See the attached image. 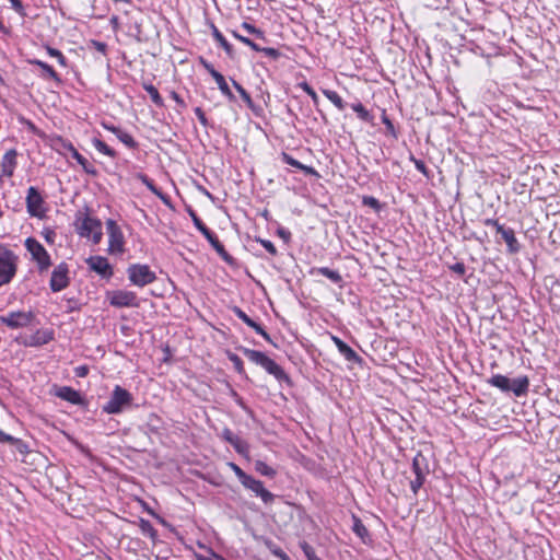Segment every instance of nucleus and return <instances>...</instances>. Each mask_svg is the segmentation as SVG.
Wrapping results in <instances>:
<instances>
[{
  "instance_id": "nucleus-18",
  "label": "nucleus",
  "mask_w": 560,
  "mask_h": 560,
  "mask_svg": "<svg viewBox=\"0 0 560 560\" xmlns=\"http://www.w3.org/2000/svg\"><path fill=\"white\" fill-rule=\"evenodd\" d=\"M332 341L336 345L338 351L345 357L347 361L359 364L362 363V358L359 357L357 352L340 338L334 336Z\"/></svg>"
},
{
  "instance_id": "nucleus-12",
  "label": "nucleus",
  "mask_w": 560,
  "mask_h": 560,
  "mask_svg": "<svg viewBox=\"0 0 560 560\" xmlns=\"http://www.w3.org/2000/svg\"><path fill=\"white\" fill-rule=\"evenodd\" d=\"M106 229L108 233V250L109 253H122L124 252V235L117 223L109 219L106 222Z\"/></svg>"
},
{
  "instance_id": "nucleus-43",
  "label": "nucleus",
  "mask_w": 560,
  "mask_h": 560,
  "mask_svg": "<svg viewBox=\"0 0 560 560\" xmlns=\"http://www.w3.org/2000/svg\"><path fill=\"white\" fill-rule=\"evenodd\" d=\"M266 546L276 557L280 558L281 560H289L287 553L280 547L276 546L272 541H266Z\"/></svg>"
},
{
  "instance_id": "nucleus-54",
  "label": "nucleus",
  "mask_w": 560,
  "mask_h": 560,
  "mask_svg": "<svg viewBox=\"0 0 560 560\" xmlns=\"http://www.w3.org/2000/svg\"><path fill=\"white\" fill-rule=\"evenodd\" d=\"M411 161L415 163V166L419 172L425 176H429V170L422 160H417L416 158L411 156Z\"/></svg>"
},
{
  "instance_id": "nucleus-24",
  "label": "nucleus",
  "mask_w": 560,
  "mask_h": 560,
  "mask_svg": "<svg viewBox=\"0 0 560 560\" xmlns=\"http://www.w3.org/2000/svg\"><path fill=\"white\" fill-rule=\"evenodd\" d=\"M52 338H54L52 331H49V330L40 331V330H38V331H36V334H34L31 337L28 346H32V347L43 346V345L48 343L50 340H52Z\"/></svg>"
},
{
  "instance_id": "nucleus-7",
  "label": "nucleus",
  "mask_w": 560,
  "mask_h": 560,
  "mask_svg": "<svg viewBox=\"0 0 560 560\" xmlns=\"http://www.w3.org/2000/svg\"><path fill=\"white\" fill-rule=\"evenodd\" d=\"M25 247L31 253L33 260L36 261L39 272L48 270L51 260L45 247L33 237L26 238Z\"/></svg>"
},
{
  "instance_id": "nucleus-8",
  "label": "nucleus",
  "mask_w": 560,
  "mask_h": 560,
  "mask_svg": "<svg viewBox=\"0 0 560 560\" xmlns=\"http://www.w3.org/2000/svg\"><path fill=\"white\" fill-rule=\"evenodd\" d=\"M35 315L33 312H9L5 315L0 316V324L5 325L11 329H19L31 325Z\"/></svg>"
},
{
  "instance_id": "nucleus-14",
  "label": "nucleus",
  "mask_w": 560,
  "mask_h": 560,
  "mask_svg": "<svg viewBox=\"0 0 560 560\" xmlns=\"http://www.w3.org/2000/svg\"><path fill=\"white\" fill-rule=\"evenodd\" d=\"M89 268L101 276L103 279H110L114 275L113 267L108 262L107 258L103 256H90L85 259Z\"/></svg>"
},
{
  "instance_id": "nucleus-2",
  "label": "nucleus",
  "mask_w": 560,
  "mask_h": 560,
  "mask_svg": "<svg viewBox=\"0 0 560 560\" xmlns=\"http://www.w3.org/2000/svg\"><path fill=\"white\" fill-rule=\"evenodd\" d=\"M189 215L196 229L207 238L218 255L229 265H234V258L225 250L217 235L201 221L197 213L189 209Z\"/></svg>"
},
{
  "instance_id": "nucleus-47",
  "label": "nucleus",
  "mask_w": 560,
  "mask_h": 560,
  "mask_svg": "<svg viewBox=\"0 0 560 560\" xmlns=\"http://www.w3.org/2000/svg\"><path fill=\"white\" fill-rule=\"evenodd\" d=\"M382 122L386 126L387 132L396 139L397 138L396 129L394 127V124L392 122V120L388 118V116L386 114L382 115Z\"/></svg>"
},
{
  "instance_id": "nucleus-34",
  "label": "nucleus",
  "mask_w": 560,
  "mask_h": 560,
  "mask_svg": "<svg viewBox=\"0 0 560 560\" xmlns=\"http://www.w3.org/2000/svg\"><path fill=\"white\" fill-rule=\"evenodd\" d=\"M351 108L357 113L358 117L363 120V121H366V122H370L372 121L373 119V116L371 115V113L363 106L362 103L358 102V103H353L351 105Z\"/></svg>"
},
{
  "instance_id": "nucleus-44",
  "label": "nucleus",
  "mask_w": 560,
  "mask_h": 560,
  "mask_svg": "<svg viewBox=\"0 0 560 560\" xmlns=\"http://www.w3.org/2000/svg\"><path fill=\"white\" fill-rule=\"evenodd\" d=\"M300 547H301L303 553L305 555V557L307 558V560L318 559V557L315 553L314 548L308 542L301 541Z\"/></svg>"
},
{
  "instance_id": "nucleus-51",
  "label": "nucleus",
  "mask_w": 560,
  "mask_h": 560,
  "mask_svg": "<svg viewBox=\"0 0 560 560\" xmlns=\"http://www.w3.org/2000/svg\"><path fill=\"white\" fill-rule=\"evenodd\" d=\"M281 158H282V161L285 164L291 165V166L300 170L302 163L299 162L298 160H295L294 158H292L290 154H288L285 152H282Z\"/></svg>"
},
{
  "instance_id": "nucleus-11",
  "label": "nucleus",
  "mask_w": 560,
  "mask_h": 560,
  "mask_svg": "<svg viewBox=\"0 0 560 560\" xmlns=\"http://www.w3.org/2000/svg\"><path fill=\"white\" fill-rule=\"evenodd\" d=\"M70 283L69 267L66 262H61L55 267L51 272L49 288L52 292H60Z\"/></svg>"
},
{
  "instance_id": "nucleus-16",
  "label": "nucleus",
  "mask_w": 560,
  "mask_h": 560,
  "mask_svg": "<svg viewBox=\"0 0 560 560\" xmlns=\"http://www.w3.org/2000/svg\"><path fill=\"white\" fill-rule=\"evenodd\" d=\"M508 246V252L510 254H516L521 250V245L515 237L514 231L510 228L505 229L503 225H498V232Z\"/></svg>"
},
{
  "instance_id": "nucleus-17",
  "label": "nucleus",
  "mask_w": 560,
  "mask_h": 560,
  "mask_svg": "<svg viewBox=\"0 0 560 560\" xmlns=\"http://www.w3.org/2000/svg\"><path fill=\"white\" fill-rule=\"evenodd\" d=\"M221 436L230 443L238 454H245L248 451V445L241 438L235 435L229 428L222 431Z\"/></svg>"
},
{
  "instance_id": "nucleus-57",
  "label": "nucleus",
  "mask_w": 560,
  "mask_h": 560,
  "mask_svg": "<svg viewBox=\"0 0 560 560\" xmlns=\"http://www.w3.org/2000/svg\"><path fill=\"white\" fill-rule=\"evenodd\" d=\"M195 114L199 120V122L203 126V127H207L209 125V121L206 117V114L205 112L200 108V107H196L195 108Z\"/></svg>"
},
{
  "instance_id": "nucleus-39",
  "label": "nucleus",
  "mask_w": 560,
  "mask_h": 560,
  "mask_svg": "<svg viewBox=\"0 0 560 560\" xmlns=\"http://www.w3.org/2000/svg\"><path fill=\"white\" fill-rule=\"evenodd\" d=\"M242 28H244L245 31H247V33L255 35L256 37H258L260 39H264V40L266 39L265 32L261 31L260 28H257L255 25H253L250 23L243 22Z\"/></svg>"
},
{
  "instance_id": "nucleus-55",
  "label": "nucleus",
  "mask_w": 560,
  "mask_h": 560,
  "mask_svg": "<svg viewBox=\"0 0 560 560\" xmlns=\"http://www.w3.org/2000/svg\"><path fill=\"white\" fill-rule=\"evenodd\" d=\"M199 62L202 65V67L208 71V73H209L212 78H214V75H215L217 73H220V72H219V71H217V70L213 68V66H212L210 62H208L205 58L200 57Z\"/></svg>"
},
{
  "instance_id": "nucleus-33",
  "label": "nucleus",
  "mask_w": 560,
  "mask_h": 560,
  "mask_svg": "<svg viewBox=\"0 0 560 560\" xmlns=\"http://www.w3.org/2000/svg\"><path fill=\"white\" fill-rule=\"evenodd\" d=\"M92 143H93V145L95 147V149H96L98 152H101V153H103V154H105V155H107V156H109V158H116V155H117L116 151H115V150H113L112 148H109V147H108L104 141H102L101 139H98V138H94V139L92 140Z\"/></svg>"
},
{
  "instance_id": "nucleus-1",
  "label": "nucleus",
  "mask_w": 560,
  "mask_h": 560,
  "mask_svg": "<svg viewBox=\"0 0 560 560\" xmlns=\"http://www.w3.org/2000/svg\"><path fill=\"white\" fill-rule=\"evenodd\" d=\"M250 362L260 365L269 374L273 375L279 382H290V377L284 370L264 352L248 349L245 347L237 348Z\"/></svg>"
},
{
  "instance_id": "nucleus-63",
  "label": "nucleus",
  "mask_w": 560,
  "mask_h": 560,
  "mask_svg": "<svg viewBox=\"0 0 560 560\" xmlns=\"http://www.w3.org/2000/svg\"><path fill=\"white\" fill-rule=\"evenodd\" d=\"M60 143H61V148L68 152H70L71 156L73 155V150H77L73 144L69 141H65L62 139H59Z\"/></svg>"
},
{
  "instance_id": "nucleus-35",
  "label": "nucleus",
  "mask_w": 560,
  "mask_h": 560,
  "mask_svg": "<svg viewBox=\"0 0 560 560\" xmlns=\"http://www.w3.org/2000/svg\"><path fill=\"white\" fill-rule=\"evenodd\" d=\"M255 470L257 472H259L260 475L269 477V478H273L277 474V471L272 467H270L262 460L255 462Z\"/></svg>"
},
{
  "instance_id": "nucleus-21",
  "label": "nucleus",
  "mask_w": 560,
  "mask_h": 560,
  "mask_svg": "<svg viewBox=\"0 0 560 560\" xmlns=\"http://www.w3.org/2000/svg\"><path fill=\"white\" fill-rule=\"evenodd\" d=\"M30 63L35 65V66H37V67H39L42 69V74L40 75H42L43 79L54 80L58 84L61 83L60 77L54 70V68L51 66H49L48 63H46V62H44V61H42L39 59L30 60Z\"/></svg>"
},
{
  "instance_id": "nucleus-9",
  "label": "nucleus",
  "mask_w": 560,
  "mask_h": 560,
  "mask_svg": "<svg viewBox=\"0 0 560 560\" xmlns=\"http://www.w3.org/2000/svg\"><path fill=\"white\" fill-rule=\"evenodd\" d=\"M109 304L115 307H138L137 294L127 290H114L107 292Z\"/></svg>"
},
{
  "instance_id": "nucleus-58",
  "label": "nucleus",
  "mask_w": 560,
  "mask_h": 560,
  "mask_svg": "<svg viewBox=\"0 0 560 560\" xmlns=\"http://www.w3.org/2000/svg\"><path fill=\"white\" fill-rule=\"evenodd\" d=\"M11 2L12 8L21 15L25 16L26 13L24 11V7L21 2V0H9Z\"/></svg>"
},
{
  "instance_id": "nucleus-53",
  "label": "nucleus",
  "mask_w": 560,
  "mask_h": 560,
  "mask_svg": "<svg viewBox=\"0 0 560 560\" xmlns=\"http://www.w3.org/2000/svg\"><path fill=\"white\" fill-rule=\"evenodd\" d=\"M236 477L238 478L240 482H242L248 475L236 464L230 463L229 464Z\"/></svg>"
},
{
  "instance_id": "nucleus-4",
  "label": "nucleus",
  "mask_w": 560,
  "mask_h": 560,
  "mask_svg": "<svg viewBox=\"0 0 560 560\" xmlns=\"http://www.w3.org/2000/svg\"><path fill=\"white\" fill-rule=\"evenodd\" d=\"M16 273V256L3 246H0V287L11 282Z\"/></svg>"
},
{
  "instance_id": "nucleus-19",
  "label": "nucleus",
  "mask_w": 560,
  "mask_h": 560,
  "mask_svg": "<svg viewBox=\"0 0 560 560\" xmlns=\"http://www.w3.org/2000/svg\"><path fill=\"white\" fill-rule=\"evenodd\" d=\"M55 395L74 405H80L83 401L80 393L69 386L58 387L57 390L55 392Z\"/></svg>"
},
{
  "instance_id": "nucleus-46",
  "label": "nucleus",
  "mask_w": 560,
  "mask_h": 560,
  "mask_svg": "<svg viewBox=\"0 0 560 560\" xmlns=\"http://www.w3.org/2000/svg\"><path fill=\"white\" fill-rule=\"evenodd\" d=\"M229 360L233 363L234 369L237 373L243 374L244 373V364L241 358L235 353H229Z\"/></svg>"
},
{
  "instance_id": "nucleus-5",
  "label": "nucleus",
  "mask_w": 560,
  "mask_h": 560,
  "mask_svg": "<svg viewBox=\"0 0 560 560\" xmlns=\"http://www.w3.org/2000/svg\"><path fill=\"white\" fill-rule=\"evenodd\" d=\"M412 471L416 477L410 481V488L413 494H417L430 474L429 460L421 452L417 453L413 457Z\"/></svg>"
},
{
  "instance_id": "nucleus-26",
  "label": "nucleus",
  "mask_w": 560,
  "mask_h": 560,
  "mask_svg": "<svg viewBox=\"0 0 560 560\" xmlns=\"http://www.w3.org/2000/svg\"><path fill=\"white\" fill-rule=\"evenodd\" d=\"M211 31L213 38L220 44L229 57H233V47L222 35L214 24H211Z\"/></svg>"
},
{
  "instance_id": "nucleus-62",
  "label": "nucleus",
  "mask_w": 560,
  "mask_h": 560,
  "mask_svg": "<svg viewBox=\"0 0 560 560\" xmlns=\"http://www.w3.org/2000/svg\"><path fill=\"white\" fill-rule=\"evenodd\" d=\"M101 125H102V127H103L104 129H106V130H108V131L113 132L115 136H117V135H118V132L121 130L120 128H118V127H116V126H114V125H112V124H108V122H106V121H102V124H101Z\"/></svg>"
},
{
  "instance_id": "nucleus-32",
  "label": "nucleus",
  "mask_w": 560,
  "mask_h": 560,
  "mask_svg": "<svg viewBox=\"0 0 560 560\" xmlns=\"http://www.w3.org/2000/svg\"><path fill=\"white\" fill-rule=\"evenodd\" d=\"M322 92L338 109L342 110L346 107V103L336 91L324 89Z\"/></svg>"
},
{
  "instance_id": "nucleus-22",
  "label": "nucleus",
  "mask_w": 560,
  "mask_h": 560,
  "mask_svg": "<svg viewBox=\"0 0 560 560\" xmlns=\"http://www.w3.org/2000/svg\"><path fill=\"white\" fill-rule=\"evenodd\" d=\"M16 151L9 150L2 158V173L5 176H12L16 165Z\"/></svg>"
},
{
  "instance_id": "nucleus-38",
  "label": "nucleus",
  "mask_w": 560,
  "mask_h": 560,
  "mask_svg": "<svg viewBox=\"0 0 560 560\" xmlns=\"http://www.w3.org/2000/svg\"><path fill=\"white\" fill-rule=\"evenodd\" d=\"M116 137L129 149L138 148V142L133 139V137L130 133L120 130Z\"/></svg>"
},
{
  "instance_id": "nucleus-29",
  "label": "nucleus",
  "mask_w": 560,
  "mask_h": 560,
  "mask_svg": "<svg viewBox=\"0 0 560 560\" xmlns=\"http://www.w3.org/2000/svg\"><path fill=\"white\" fill-rule=\"evenodd\" d=\"M215 83L218 84L219 90L225 95L230 101H235V96L229 88L225 78L221 73H217L213 78Z\"/></svg>"
},
{
  "instance_id": "nucleus-28",
  "label": "nucleus",
  "mask_w": 560,
  "mask_h": 560,
  "mask_svg": "<svg viewBox=\"0 0 560 560\" xmlns=\"http://www.w3.org/2000/svg\"><path fill=\"white\" fill-rule=\"evenodd\" d=\"M72 158L82 166L85 173L93 176L97 175L96 168L78 150H73Z\"/></svg>"
},
{
  "instance_id": "nucleus-6",
  "label": "nucleus",
  "mask_w": 560,
  "mask_h": 560,
  "mask_svg": "<svg viewBox=\"0 0 560 560\" xmlns=\"http://www.w3.org/2000/svg\"><path fill=\"white\" fill-rule=\"evenodd\" d=\"M129 281L137 287H144L156 280V275L148 265L133 264L127 269Z\"/></svg>"
},
{
  "instance_id": "nucleus-50",
  "label": "nucleus",
  "mask_w": 560,
  "mask_h": 560,
  "mask_svg": "<svg viewBox=\"0 0 560 560\" xmlns=\"http://www.w3.org/2000/svg\"><path fill=\"white\" fill-rule=\"evenodd\" d=\"M233 313L242 320L244 322L247 326L249 325V323L253 320L249 316H247V314L238 306H234L232 308Z\"/></svg>"
},
{
  "instance_id": "nucleus-27",
  "label": "nucleus",
  "mask_w": 560,
  "mask_h": 560,
  "mask_svg": "<svg viewBox=\"0 0 560 560\" xmlns=\"http://www.w3.org/2000/svg\"><path fill=\"white\" fill-rule=\"evenodd\" d=\"M352 520H353L352 530L355 533L357 536H359L361 538V540L363 542H366V539L370 538L368 528L365 527V525L362 523V521L358 516L353 515Z\"/></svg>"
},
{
  "instance_id": "nucleus-49",
  "label": "nucleus",
  "mask_w": 560,
  "mask_h": 560,
  "mask_svg": "<svg viewBox=\"0 0 560 560\" xmlns=\"http://www.w3.org/2000/svg\"><path fill=\"white\" fill-rule=\"evenodd\" d=\"M256 241L259 242L262 245V247L272 256H276L278 254L276 246L270 241L262 238H257Z\"/></svg>"
},
{
  "instance_id": "nucleus-23",
  "label": "nucleus",
  "mask_w": 560,
  "mask_h": 560,
  "mask_svg": "<svg viewBox=\"0 0 560 560\" xmlns=\"http://www.w3.org/2000/svg\"><path fill=\"white\" fill-rule=\"evenodd\" d=\"M137 178L143 184L147 186V188L152 192L154 194L156 197H159L164 203H168V197L160 189L155 186V184L153 183V180L151 178H149L145 174L143 173H139L137 175Z\"/></svg>"
},
{
  "instance_id": "nucleus-3",
  "label": "nucleus",
  "mask_w": 560,
  "mask_h": 560,
  "mask_svg": "<svg viewBox=\"0 0 560 560\" xmlns=\"http://www.w3.org/2000/svg\"><path fill=\"white\" fill-rule=\"evenodd\" d=\"M132 404V395L119 385H116L108 401L103 406V411L108 415H117Z\"/></svg>"
},
{
  "instance_id": "nucleus-56",
  "label": "nucleus",
  "mask_w": 560,
  "mask_h": 560,
  "mask_svg": "<svg viewBox=\"0 0 560 560\" xmlns=\"http://www.w3.org/2000/svg\"><path fill=\"white\" fill-rule=\"evenodd\" d=\"M450 269L457 273L459 277H464L465 272H466V267L463 262H456L452 266H450Z\"/></svg>"
},
{
  "instance_id": "nucleus-48",
  "label": "nucleus",
  "mask_w": 560,
  "mask_h": 560,
  "mask_svg": "<svg viewBox=\"0 0 560 560\" xmlns=\"http://www.w3.org/2000/svg\"><path fill=\"white\" fill-rule=\"evenodd\" d=\"M300 86L305 93H307L311 96L314 104L318 103V96H317L316 92L307 82L300 83Z\"/></svg>"
},
{
  "instance_id": "nucleus-20",
  "label": "nucleus",
  "mask_w": 560,
  "mask_h": 560,
  "mask_svg": "<svg viewBox=\"0 0 560 560\" xmlns=\"http://www.w3.org/2000/svg\"><path fill=\"white\" fill-rule=\"evenodd\" d=\"M529 378L527 376H520L511 381L510 392L516 397L525 396L528 393Z\"/></svg>"
},
{
  "instance_id": "nucleus-36",
  "label": "nucleus",
  "mask_w": 560,
  "mask_h": 560,
  "mask_svg": "<svg viewBox=\"0 0 560 560\" xmlns=\"http://www.w3.org/2000/svg\"><path fill=\"white\" fill-rule=\"evenodd\" d=\"M143 89L149 93L151 101L156 106H163V98L154 85L144 83Z\"/></svg>"
},
{
  "instance_id": "nucleus-31",
  "label": "nucleus",
  "mask_w": 560,
  "mask_h": 560,
  "mask_svg": "<svg viewBox=\"0 0 560 560\" xmlns=\"http://www.w3.org/2000/svg\"><path fill=\"white\" fill-rule=\"evenodd\" d=\"M139 527L141 533L149 536L153 542L158 539V530L153 527L150 521L141 518Z\"/></svg>"
},
{
  "instance_id": "nucleus-59",
  "label": "nucleus",
  "mask_w": 560,
  "mask_h": 560,
  "mask_svg": "<svg viewBox=\"0 0 560 560\" xmlns=\"http://www.w3.org/2000/svg\"><path fill=\"white\" fill-rule=\"evenodd\" d=\"M277 234L285 242L289 243L291 240V232L284 228H279Z\"/></svg>"
},
{
  "instance_id": "nucleus-13",
  "label": "nucleus",
  "mask_w": 560,
  "mask_h": 560,
  "mask_svg": "<svg viewBox=\"0 0 560 560\" xmlns=\"http://www.w3.org/2000/svg\"><path fill=\"white\" fill-rule=\"evenodd\" d=\"M246 489L254 492L257 497H259L264 503L270 504L275 500V494H272L269 490H267L262 482L258 479H255L250 475H248L242 482Z\"/></svg>"
},
{
  "instance_id": "nucleus-52",
  "label": "nucleus",
  "mask_w": 560,
  "mask_h": 560,
  "mask_svg": "<svg viewBox=\"0 0 560 560\" xmlns=\"http://www.w3.org/2000/svg\"><path fill=\"white\" fill-rule=\"evenodd\" d=\"M259 51L264 52L266 56L273 60H277L281 56L280 51L272 47H260Z\"/></svg>"
},
{
  "instance_id": "nucleus-37",
  "label": "nucleus",
  "mask_w": 560,
  "mask_h": 560,
  "mask_svg": "<svg viewBox=\"0 0 560 560\" xmlns=\"http://www.w3.org/2000/svg\"><path fill=\"white\" fill-rule=\"evenodd\" d=\"M233 86L236 89V91L240 93L242 100L246 103V105L254 109V103L249 95V93L235 80H232Z\"/></svg>"
},
{
  "instance_id": "nucleus-42",
  "label": "nucleus",
  "mask_w": 560,
  "mask_h": 560,
  "mask_svg": "<svg viewBox=\"0 0 560 560\" xmlns=\"http://www.w3.org/2000/svg\"><path fill=\"white\" fill-rule=\"evenodd\" d=\"M232 35L234 38L238 39L240 42H242L244 45L250 47L253 50L257 51V50H260V46H258L255 42H253L250 38L248 37H245V36H242L241 34H238L237 32L233 31L232 32Z\"/></svg>"
},
{
  "instance_id": "nucleus-15",
  "label": "nucleus",
  "mask_w": 560,
  "mask_h": 560,
  "mask_svg": "<svg viewBox=\"0 0 560 560\" xmlns=\"http://www.w3.org/2000/svg\"><path fill=\"white\" fill-rule=\"evenodd\" d=\"M43 198L35 187H30L26 196L27 211L32 217H40Z\"/></svg>"
},
{
  "instance_id": "nucleus-10",
  "label": "nucleus",
  "mask_w": 560,
  "mask_h": 560,
  "mask_svg": "<svg viewBox=\"0 0 560 560\" xmlns=\"http://www.w3.org/2000/svg\"><path fill=\"white\" fill-rule=\"evenodd\" d=\"M82 237H92L94 244H98L102 238V223L98 219L84 217L78 228Z\"/></svg>"
},
{
  "instance_id": "nucleus-61",
  "label": "nucleus",
  "mask_w": 560,
  "mask_h": 560,
  "mask_svg": "<svg viewBox=\"0 0 560 560\" xmlns=\"http://www.w3.org/2000/svg\"><path fill=\"white\" fill-rule=\"evenodd\" d=\"M300 170L303 171L306 175H312V176H316V177L319 176L318 172L312 166L302 164Z\"/></svg>"
},
{
  "instance_id": "nucleus-30",
  "label": "nucleus",
  "mask_w": 560,
  "mask_h": 560,
  "mask_svg": "<svg viewBox=\"0 0 560 560\" xmlns=\"http://www.w3.org/2000/svg\"><path fill=\"white\" fill-rule=\"evenodd\" d=\"M312 272H317L318 275L328 278L334 283H340L342 281L341 275L337 270H332L328 267H319L314 269Z\"/></svg>"
},
{
  "instance_id": "nucleus-41",
  "label": "nucleus",
  "mask_w": 560,
  "mask_h": 560,
  "mask_svg": "<svg viewBox=\"0 0 560 560\" xmlns=\"http://www.w3.org/2000/svg\"><path fill=\"white\" fill-rule=\"evenodd\" d=\"M46 50L50 57L57 58V61L60 66L66 67L67 66V59L62 55V52L54 47L47 46Z\"/></svg>"
},
{
  "instance_id": "nucleus-60",
  "label": "nucleus",
  "mask_w": 560,
  "mask_h": 560,
  "mask_svg": "<svg viewBox=\"0 0 560 560\" xmlns=\"http://www.w3.org/2000/svg\"><path fill=\"white\" fill-rule=\"evenodd\" d=\"M93 47L101 54L105 55L107 51V45L103 42L92 40Z\"/></svg>"
},
{
  "instance_id": "nucleus-45",
  "label": "nucleus",
  "mask_w": 560,
  "mask_h": 560,
  "mask_svg": "<svg viewBox=\"0 0 560 560\" xmlns=\"http://www.w3.org/2000/svg\"><path fill=\"white\" fill-rule=\"evenodd\" d=\"M362 203L374 209L375 211H380L382 208L381 202L373 196H364L362 198Z\"/></svg>"
},
{
  "instance_id": "nucleus-64",
  "label": "nucleus",
  "mask_w": 560,
  "mask_h": 560,
  "mask_svg": "<svg viewBox=\"0 0 560 560\" xmlns=\"http://www.w3.org/2000/svg\"><path fill=\"white\" fill-rule=\"evenodd\" d=\"M248 326L259 335L262 334L265 330L264 327L260 324L256 323L255 320H252Z\"/></svg>"
},
{
  "instance_id": "nucleus-40",
  "label": "nucleus",
  "mask_w": 560,
  "mask_h": 560,
  "mask_svg": "<svg viewBox=\"0 0 560 560\" xmlns=\"http://www.w3.org/2000/svg\"><path fill=\"white\" fill-rule=\"evenodd\" d=\"M9 444H11L15 448V451H18L22 455L28 453L27 444L21 439L12 436V441H9Z\"/></svg>"
},
{
  "instance_id": "nucleus-25",
  "label": "nucleus",
  "mask_w": 560,
  "mask_h": 560,
  "mask_svg": "<svg viewBox=\"0 0 560 560\" xmlns=\"http://www.w3.org/2000/svg\"><path fill=\"white\" fill-rule=\"evenodd\" d=\"M488 383L491 386L497 387L504 393L510 392L511 380L509 377H506L505 375L494 374L488 380Z\"/></svg>"
}]
</instances>
